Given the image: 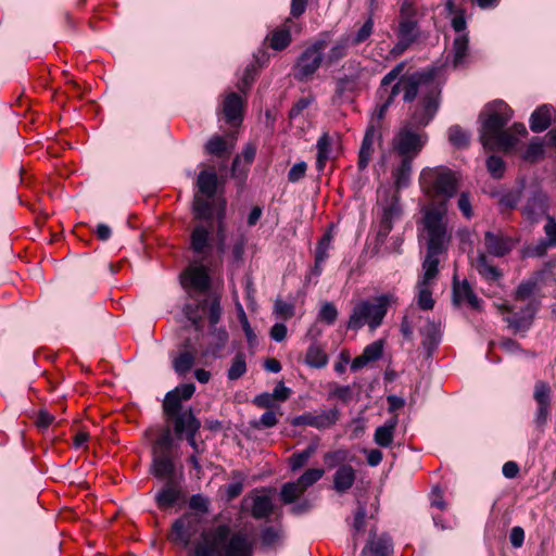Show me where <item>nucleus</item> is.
Wrapping results in <instances>:
<instances>
[{"label":"nucleus","instance_id":"1","mask_svg":"<svg viewBox=\"0 0 556 556\" xmlns=\"http://www.w3.org/2000/svg\"><path fill=\"white\" fill-rule=\"evenodd\" d=\"M428 135L413 126L404 124L391 141V178L397 190L408 187L413 173V162L422 151Z\"/></svg>","mask_w":556,"mask_h":556},{"label":"nucleus","instance_id":"2","mask_svg":"<svg viewBox=\"0 0 556 556\" xmlns=\"http://www.w3.org/2000/svg\"><path fill=\"white\" fill-rule=\"evenodd\" d=\"M187 556H253L247 534L232 532L228 525H218L201 532Z\"/></svg>","mask_w":556,"mask_h":556},{"label":"nucleus","instance_id":"3","mask_svg":"<svg viewBox=\"0 0 556 556\" xmlns=\"http://www.w3.org/2000/svg\"><path fill=\"white\" fill-rule=\"evenodd\" d=\"M194 391L193 383L180 384L165 395L162 407L166 420L173 424L175 434L178 438L185 435L189 445L198 452L195 435L201 428V421L191 407L182 406V402L190 400Z\"/></svg>","mask_w":556,"mask_h":556},{"label":"nucleus","instance_id":"4","mask_svg":"<svg viewBox=\"0 0 556 556\" xmlns=\"http://www.w3.org/2000/svg\"><path fill=\"white\" fill-rule=\"evenodd\" d=\"M511 117V109L502 100L493 101L484 108L479 118L481 121L480 142L485 150L507 152L516 146L517 140L510 130L505 128Z\"/></svg>","mask_w":556,"mask_h":556},{"label":"nucleus","instance_id":"5","mask_svg":"<svg viewBox=\"0 0 556 556\" xmlns=\"http://www.w3.org/2000/svg\"><path fill=\"white\" fill-rule=\"evenodd\" d=\"M213 223L195 224L189 237V249L197 256L199 263L210 266H219L226 250V224L224 222V204L217 212L216 243L212 240Z\"/></svg>","mask_w":556,"mask_h":556},{"label":"nucleus","instance_id":"6","mask_svg":"<svg viewBox=\"0 0 556 556\" xmlns=\"http://www.w3.org/2000/svg\"><path fill=\"white\" fill-rule=\"evenodd\" d=\"M424 80L418 88L417 98L408 108V118L405 122L421 130L431 123L441 104V87L435 80V71L428 68Z\"/></svg>","mask_w":556,"mask_h":556},{"label":"nucleus","instance_id":"7","mask_svg":"<svg viewBox=\"0 0 556 556\" xmlns=\"http://www.w3.org/2000/svg\"><path fill=\"white\" fill-rule=\"evenodd\" d=\"M419 184L431 203H444L446 206L447 201L456 194L458 189L455 173L444 166L422 169Z\"/></svg>","mask_w":556,"mask_h":556},{"label":"nucleus","instance_id":"8","mask_svg":"<svg viewBox=\"0 0 556 556\" xmlns=\"http://www.w3.org/2000/svg\"><path fill=\"white\" fill-rule=\"evenodd\" d=\"M447 206L444 203H430L424 208L422 224L428 235L427 251L442 254L446 251L451 236L447 232L445 216Z\"/></svg>","mask_w":556,"mask_h":556},{"label":"nucleus","instance_id":"9","mask_svg":"<svg viewBox=\"0 0 556 556\" xmlns=\"http://www.w3.org/2000/svg\"><path fill=\"white\" fill-rule=\"evenodd\" d=\"M392 301H394L392 294H381L372 301H359L353 307L346 327L358 330L367 325L371 330H375L382 324Z\"/></svg>","mask_w":556,"mask_h":556},{"label":"nucleus","instance_id":"10","mask_svg":"<svg viewBox=\"0 0 556 556\" xmlns=\"http://www.w3.org/2000/svg\"><path fill=\"white\" fill-rule=\"evenodd\" d=\"M327 33L320 35L312 45L306 47L296 59L293 66V76L298 81L311 80L324 61V50L329 45Z\"/></svg>","mask_w":556,"mask_h":556},{"label":"nucleus","instance_id":"11","mask_svg":"<svg viewBox=\"0 0 556 556\" xmlns=\"http://www.w3.org/2000/svg\"><path fill=\"white\" fill-rule=\"evenodd\" d=\"M426 74L427 70H424L401 76L390 90L387 88V92H382L383 97H380V99H384L392 104L399 93L403 92V101L412 103L417 98L418 88L425 83L424 77Z\"/></svg>","mask_w":556,"mask_h":556},{"label":"nucleus","instance_id":"12","mask_svg":"<svg viewBox=\"0 0 556 556\" xmlns=\"http://www.w3.org/2000/svg\"><path fill=\"white\" fill-rule=\"evenodd\" d=\"M202 516L198 513H185L172 525L168 540L182 547H188L191 538L194 536L201 527Z\"/></svg>","mask_w":556,"mask_h":556},{"label":"nucleus","instance_id":"13","mask_svg":"<svg viewBox=\"0 0 556 556\" xmlns=\"http://www.w3.org/2000/svg\"><path fill=\"white\" fill-rule=\"evenodd\" d=\"M244 109V99L237 92H229L222 100L218 111L219 121H223L231 130L237 132L243 121Z\"/></svg>","mask_w":556,"mask_h":556},{"label":"nucleus","instance_id":"14","mask_svg":"<svg viewBox=\"0 0 556 556\" xmlns=\"http://www.w3.org/2000/svg\"><path fill=\"white\" fill-rule=\"evenodd\" d=\"M395 35L397 41L389 52L393 58L402 55L418 39L419 28L417 20H399Z\"/></svg>","mask_w":556,"mask_h":556},{"label":"nucleus","instance_id":"15","mask_svg":"<svg viewBox=\"0 0 556 556\" xmlns=\"http://www.w3.org/2000/svg\"><path fill=\"white\" fill-rule=\"evenodd\" d=\"M340 418V412L338 408H332L328 412L320 413H305L300 416H295L291 419V425L294 427L299 426H311L318 430L329 429L337 424Z\"/></svg>","mask_w":556,"mask_h":556},{"label":"nucleus","instance_id":"16","mask_svg":"<svg viewBox=\"0 0 556 556\" xmlns=\"http://www.w3.org/2000/svg\"><path fill=\"white\" fill-rule=\"evenodd\" d=\"M224 204V217L226 216V201L222 198L214 199L205 195L195 194L192 204L193 218L195 220L212 223L217 220V212L220 204Z\"/></svg>","mask_w":556,"mask_h":556},{"label":"nucleus","instance_id":"17","mask_svg":"<svg viewBox=\"0 0 556 556\" xmlns=\"http://www.w3.org/2000/svg\"><path fill=\"white\" fill-rule=\"evenodd\" d=\"M399 191L400 190L395 188L391 195H389V192H386V199L381 201L383 213L380 223L379 236L387 237L392 230L393 222L402 215Z\"/></svg>","mask_w":556,"mask_h":556},{"label":"nucleus","instance_id":"18","mask_svg":"<svg viewBox=\"0 0 556 556\" xmlns=\"http://www.w3.org/2000/svg\"><path fill=\"white\" fill-rule=\"evenodd\" d=\"M215 267L216 266H210L206 263L188 267L182 275V286L185 288H192L201 293L207 291L211 286L208 269Z\"/></svg>","mask_w":556,"mask_h":556},{"label":"nucleus","instance_id":"19","mask_svg":"<svg viewBox=\"0 0 556 556\" xmlns=\"http://www.w3.org/2000/svg\"><path fill=\"white\" fill-rule=\"evenodd\" d=\"M549 208L548 197L541 190H535L528 198L526 204L521 207V215L531 224L538 223L543 216H547Z\"/></svg>","mask_w":556,"mask_h":556},{"label":"nucleus","instance_id":"20","mask_svg":"<svg viewBox=\"0 0 556 556\" xmlns=\"http://www.w3.org/2000/svg\"><path fill=\"white\" fill-rule=\"evenodd\" d=\"M484 247L486 255L490 254L495 257H504L511 252L515 247V241L511 237L505 235L501 230L496 232L485 231Z\"/></svg>","mask_w":556,"mask_h":556},{"label":"nucleus","instance_id":"21","mask_svg":"<svg viewBox=\"0 0 556 556\" xmlns=\"http://www.w3.org/2000/svg\"><path fill=\"white\" fill-rule=\"evenodd\" d=\"M533 397L538 404L535 414V424L543 428L551 413V388L544 381H538L534 386Z\"/></svg>","mask_w":556,"mask_h":556},{"label":"nucleus","instance_id":"22","mask_svg":"<svg viewBox=\"0 0 556 556\" xmlns=\"http://www.w3.org/2000/svg\"><path fill=\"white\" fill-rule=\"evenodd\" d=\"M536 309V305L530 302L525 307L520 308L519 312L515 313L513 311L511 314L504 317V320L514 333L525 332L531 327Z\"/></svg>","mask_w":556,"mask_h":556},{"label":"nucleus","instance_id":"23","mask_svg":"<svg viewBox=\"0 0 556 556\" xmlns=\"http://www.w3.org/2000/svg\"><path fill=\"white\" fill-rule=\"evenodd\" d=\"M182 495L180 482L177 479H168L155 494V503L160 510H168L175 506Z\"/></svg>","mask_w":556,"mask_h":556},{"label":"nucleus","instance_id":"24","mask_svg":"<svg viewBox=\"0 0 556 556\" xmlns=\"http://www.w3.org/2000/svg\"><path fill=\"white\" fill-rule=\"evenodd\" d=\"M236 131L230 130L225 136L214 135L205 144V151L210 155L219 159H228L235 149Z\"/></svg>","mask_w":556,"mask_h":556},{"label":"nucleus","instance_id":"25","mask_svg":"<svg viewBox=\"0 0 556 556\" xmlns=\"http://www.w3.org/2000/svg\"><path fill=\"white\" fill-rule=\"evenodd\" d=\"M453 303L460 305L466 303L471 309L481 311L482 301L476 295L467 280L453 283Z\"/></svg>","mask_w":556,"mask_h":556},{"label":"nucleus","instance_id":"26","mask_svg":"<svg viewBox=\"0 0 556 556\" xmlns=\"http://www.w3.org/2000/svg\"><path fill=\"white\" fill-rule=\"evenodd\" d=\"M377 137H380L379 130L374 125H369L365 131L358 153L357 166L359 170H364L368 166L375 152L374 143Z\"/></svg>","mask_w":556,"mask_h":556},{"label":"nucleus","instance_id":"27","mask_svg":"<svg viewBox=\"0 0 556 556\" xmlns=\"http://www.w3.org/2000/svg\"><path fill=\"white\" fill-rule=\"evenodd\" d=\"M151 473L160 479L168 481V479H176V467L173 460V455H152Z\"/></svg>","mask_w":556,"mask_h":556},{"label":"nucleus","instance_id":"28","mask_svg":"<svg viewBox=\"0 0 556 556\" xmlns=\"http://www.w3.org/2000/svg\"><path fill=\"white\" fill-rule=\"evenodd\" d=\"M368 554L372 556H392L393 544L391 539L386 534L370 538L362 551V556H367Z\"/></svg>","mask_w":556,"mask_h":556},{"label":"nucleus","instance_id":"29","mask_svg":"<svg viewBox=\"0 0 556 556\" xmlns=\"http://www.w3.org/2000/svg\"><path fill=\"white\" fill-rule=\"evenodd\" d=\"M355 479V469L351 465H341L333 475V489L343 494L353 486Z\"/></svg>","mask_w":556,"mask_h":556},{"label":"nucleus","instance_id":"30","mask_svg":"<svg viewBox=\"0 0 556 556\" xmlns=\"http://www.w3.org/2000/svg\"><path fill=\"white\" fill-rule=\"evenodd\" d=\"M291 17H288L285 23L274 29L267 37L268 46L273 50L281 51L285 50L291 42L290 26Z\"/></svg>","mask_w":556,"mask_h":556},{"label":"nucleus","instance_id":"31","mask_svg":"<svg viewBox=\"0 0 556 556\" xmlns=\"http://www.w3.org/2000/svg\"><path fill=\"white\" fill-rule=\"evenodd\" d=\"M476 269L479 275L489 282L498 281L503 277V273L492 264L485 252L478 254Z\"/></svg>","mask_w":556,"mask_h":556},{"label":"nucleus","instance_id":"32","mask_svg":"<svg viewBox=\"0 0 556 556\" xmlns=\"http://www.w3.org/2000/svg\"><path fill=\"white\" fill-rule=\"evenodd\" d=\"M186 350L180 352L178 356L173 359V368L179 376H185L190 371L195 363L197 351L189 349V341L185 343Z\"/></svg>","mask_w":556,"mask_h":556},{"label":"nucleus","instance_id":"33","mask_svg":"<svg viewBox=\"0 0 556 556\" xmlns=\"http://www.w3.org/2000/svg\"><path fill=\"white\" fill-rule=\"evenodd\" d=\"M352 43L350 42V36H342L339 40L334 42V45L330 48L328 51L326 58H324L325 65L331 66L333 64H337L339 61H341L343 58L348 55L350 46Z\"/></svg>","mask_w":556,"mask_h":556},{"label":"nucleus","instance_id":"34","mask_svg":"<svg viewBox=\"0 0 556 556\" xmlns=\"http://www.w3.org/2000/svg\"><path fill=\"white\" fill-rule=\"evenodd\" d=\"M217 180L218 178L214 169L200 172L197 179V186L201 195L214 198L217 190Z\"/></svg>","mask_w":556,"mask_h":556},{"label":"nucleus","instance_id":"35","mask_svg":"<svg viewBox=\"0 0 556 556\" xmlns=\"http://www.w3.org/2000/svg\"><path fill=\"white\" fill-rule=\"evenodd\" d=\"M551 109L547 105H541L531 114L530 128L534 132H541L551 126Z\"/></svg>","mask_w":556,"mask_h":556},{"label":"nucleus","instance_id":"36","mask_svg":"<svg viewBox=\"0 0 556 556\" xmlns=\"http://www.w3.org/2000/svg\"><path fill=\"white\" fill-rule=\"evenodd\" d=\"M274 511V504L268 495H256L253 497L251 516L254 519H267Z\"/></svg>","mask_w":556,"mask_h":556},{"label":"nucleus","instance_id":"37","mask_svg":"<svg viewBox=\"0 0 556 556\" xmlns=\"http://www.w3.org/2000/svg\"><path fill=\"white\" fill-rule=\"evenodd\" d=\"M397 426V417L393 416L383 426L378 427L375 431V442L381 447H388L393 442L394 430Z\"/></svg>","mask_w":556,"mask_h":556},{"label":"nucleus","instance_id":"38","mask_svg":"<svg viewBox=\"0 0 556 556\" xmlns=\"http://www.w3.org/2000/svg\"><path fill=\"white\" fill-rule=\"evenodd\" d=\"M445 11L448 15H452L451 26L456 33L466 30L467 23L465 18V9L458 8L455 4V0H444Z\"/></svg>","mask_w":556,"mask_h":556},{"label":"nucleus","instance_id":"39","mask_svg":"<svg viewBox=\"0 0 556 556\" xmlns=\"http://www.w3.org/2000/svg\"><path fill=\"white\" fill-rule=\"evenodd\" d=\"M458 35L453 40V65L457 67L462 65L468 54L469 36L465 30L457 33Z\"/></svg>","mask_w":556,"mask_h":556},{"label":"nucleus","instance_id":"40","mask_svg":"<svg viewBox=\"0 0 556 556\" xmlns=\"http://www.w3.org/2000/svg\"><path fill=\"white\" fill-rule=\"evenodd\" d=\"M357 77L344 75L336 81L333 101L349 98L357 89Z\"/></svg>","mask_w":556,"mask_h":556},{"label":"nucleus","instance_id":"41","mask_svg":"<svg viewBox=\"0 0 556 556\" xmlns=\"http://www.w3.org/2000/svg\"><path fill=\"white\" fill-rule=\"evenodd\" d=\"M305 363L312 368H324L328 364V355L317 343H312L305 355Z\"/></svg>","mask_w":556,"mask_h":556},{"label":"nucleus","instance_id":"42","mask_svg":"<svg viewBox=\"0 0 556 556\" xmlns=\"http://www.w3.org/2000/svg\"><path fill=\"white\" fill-rule=\"evenodd\" d=\"M173 437L169 428H165L152 444V455H173Z\"/></svg>","mask_w":556,"mask_h":556},{"label":"nucleus","instance_id":"43","mask_svg":"<svg viewBox=\"0 0 556 556\" xmlns=\"http://www.w3.org/2000/svg\"><path fill=\"white\" fill-rule=\"evenodd\" d=\"M439 255L440 254H433L432 251H427L426 258L422 263L424 276L418 283L428 286L437 277L439 273Z\"/></svg>","mask_w":556,"mask_h":556},{"label":"nucleus","instance_id":"44","mask_svg":"<svg viewBox=\"0 0 556 556\" xmlns=\"http://www.w3.org/2000/svg\"><path fill=\"white\" fill-rule=\"evenodd\" d=\"M420 319L421 316L416 307L410 306L406 309L401 323V332L405 339L412 340L414 328Z\"/></svg>","mask_w":556,"mask_h":556},{"label":"nucleus","instance_id":"45","mask_svg":"<svg viewBox=\"0 0 556 556\" xmlns=\"http://www.w3.org/2000/svg\"><path fill=\"white\" fill-rule=\"evenodd\" d=\"M260 540L262 547L276 548L282 540V530L278 527H265L261 530Z\"/></svg>","mask_w":556,"mask_h":556},{"label":"nucleus","instance_id":"46","mask_svg":"<svg viewBox=\"0 0 556 556\" xmlns=\"http://www.w3.org/2000/svg\"><path fill=\"white\" fill-rule=\"evenodd\" d=\"M317 157H316V167L318 170H323L326 162L329 160L330 151H331V138L325 132L323 134L317 141Z\"/></svg>","mask_w":556,"mask_h":556},{"label":"nucleus","instance_id":"47","mask_svg":"<svg viewBox=\"0 0 556 556\" xmlns=\"http://www.w3.org/2000/svg\"><path fill=\"white\" fill-rule=\"evenodd\" d=\"M305 491L298 480L287 482L281 486L280 498L285 504H291L300 498Z\"/></svg>","mask_w":556,"mask_h":556},{"label":"nucleus","instance_id":"48","mask_svg":"<svg viewBox=\"0 0 556 556\" xmlns=\"http://www.w3.org/2000/svg\"><path fill=\"white\" fill-rule=\"evenodd\" d=\"M315 452L316 446L311 444L304 451L293 453L288 459L289 468L291 469V471H298L299 469L304 467L307 464L308 459L315 454Z\"/></svg>","mask_w":556,"mask_h":556},{"label":"nucleus","instance_id":"49","mask_svg":"<svg viewBox=\"0 0 556 556\" xmlns=\"http://www.w3.org/2000/svg\"><path fill=\"white\" fill-rule=\"evenodd\" d=\"M448 141L457 149H465L469 146L470 135L459 125H453L448 128Z\"/></svg>","mask_w":556,"mask_h":556},{"label":"nucleus","instance_id":"50","mask_svg":"<svg viewBox=\"0 0 556 556\" xmlns=\"http://www.w3.org/2000/svg\"><path fill=\"white\" fill-rule=\"evenodd\" d=\"M405 67L406 62H400L382 77L378 88L379 97H383L382 92H387V87H389L395 79H400L401 76H404L403 72Z\"/></svg>","mask_w":556,"mask_h":556},{"label":"nucleus","instance_id":"51","mask_svg":"<svg viewBox=\"0 0 556 556\" xmlns=\"http://www.w3.org/2000/svg\"><path fill=\"white\" fill-rule=\"evenodd\" d=\"M405 67L406 62H400L382 77L378 88L379 97H383L382 92H387V87H389L395 79H400L401 76H404L403 72Z\"/></svg>","mask_w":556,"mask_h":556},{"label":"nucleus","instance_id":"52","mask_svg":"<svg viewBox=\"0 0 556 556\" xmlns=\"http://www.w3.org/2000/svg\"><path fill=\"white\" fill-rule=\"evenodd\" d=\"M521 199V190H510L501 195L498 200V206L501 213H507L513 211Z\"/></svg>","mask_w":556,"mask_h":556},{"label":"nucleus","instance_id":"53","mask_svg":"<svg viewBox=\"0 0 556 556\" xmlns=\"http://www.w3.org/2000/svg\"><path fill=\"white\" fill-rule=\"evenodd\" d=\"M247 372L245 355L238 352L232 358L231 366L228 369L227 377L229 380H238Z\"/></svg>","mask_w":556,"mask_h":556},{"label":"nucleus","instance_id":"54","mask_svg":"<svg viewBox=\"0 0 556 556\" xmlns=\"http://www.w3.org/2000/svg\"><path fill=\"white\" fill-rule=\"evenodd\" d=\"M206 305H207V318L210 321V326L215 327L218 324V321L220 319V315H222L219 298L214 296L211 300H204L202 303V308L205 309Z\"/></svg>","mask_w":556,"mask_h":556},{"label":"nucleus","instance_id":"55","mask_svg":"<svg viewBox=\"0 0 556 556\" xmlns=\"http://www.w3.org/2000/svg\"><path fill=\"white\" fill-rule=\"evenodd\" d=\"M486 168L493 178L501 179L505 174L506 165L502 157L490 155L486 159Z\"/></svg>","mask_w":556,"mask_h":556},{"label":"nucleus","instance_id":"56","mask_svg":"<svg viewBox=\"0 0 556 556\" xmlns=\"http://www.w3.org/2000/svg\"><path fill=\"white\" fill-rule=\"evenodd\" d=\"M374 31V20L372 16L369 15L366 22L362 25V27L357 30L356 35L351 39L350 42L352 46H358L366 41Z\"/></svg>","mask_w":556,"mask_h":556},{"label":"nucleus","instance_id":"57","mask_svg":"<svg viewBox=\"0 0 556 556\" xmlns=\"http://www.w3.org/2000/svg\"><path fill=\"white\" fill-rule=\"evenodd\" d=\"M418 298L417 304L420 309L428 311L432 309L434 306V300L432 298V292L428 286H424L422 283H418Z\"/></svg>","mask_w":556,"mask_h":556},{"label":"nucleus","instance_id":"58","mask_svg":"<svg viewBox=\"0 0 556 556\" xmlns=\"http://www.w3.org/2000/svg\"><path fill=\"white\" fill-rule=\"evenodd\" d=\"M324 473L325 470L321 468H309L298 478V481L305 490H307L311 485L321 479Z\"/></svg>","mask_w":556,"mask_h":556},{"label":"nucleus","instance_id":"59","mask_svg":"<svg viewBox=\"0 0 556 556\" xmlns=\"http://www.w3.org/2000/svg\"><path fill=\"white\" fill-rule=\"evenodd\" d=\"M211 328V336L214 339V344L212 345L210 351L213 355H216L222 349L225 348L229 337L228 332L224 328Z\"/></svg>","mask_w":556,"mask_h":556},{"label":"nucleus","instance_id":"60","mask_svg":"<svg viewBox=\"0 0 556 556\" xmlns=\"http://www.w3.org/2000/svg\"><path fill=\"white\" fill-rule=\"evenodd\" d=\"M338 318V309L331 302H326L321 305L318 313V320L326 325H333Z\"/></svg>","mask_w":556,"mask_h":556},{"label":"nucleus","instance_id":"61","mask_svg":"<svg viewBox=\"0 0 556 556\" xmlns=\"http://www.w3.org/2000/svg\"><path fill=\"white\" fill-rule=\"evenodd\" d=\"M278 424L277 415L274 410H267L265 412L262 417L257 420H251L250 426L253 429H265V428H271L275 427Z\"/></svg>","mask_w":556,"mask_h":556},{"label":"nucleus","instance_id":"62","mask_svg":"<svg viewBox=\"0 0 556 556\" xmlns=\"http://www.w3.org/2000/svg\"><path fill=\"white\" fill-rule=\"evenodd\" d=\"M536 281L535 280H526L522 281L516 289L514 293V299L516 301H525L529 299L536 289Z\"/></svg>","mask_w":556,"mask_h":556},{"label":"nucleus","instance_id":"63","mask_svg":"<svg viewBox=\"0 0 556 556\" xmlns=\"http://www.w3.org/2000/svg\"><path fill=\"white\" fill-rule=\"evenodd\" d=\"M189 508L194 510L193 513L200 514L202 517L203 515L208 513V505L210 501L207 497L201 495V494H194L189 498Z\"/></svg>","mask_w":556,"mask_h":556},{"label":"nucleus","instance_id":"64","mask_svg":"<svg viewBox=\"0 0 556 556\" xmlns=\"http://www.w3.org/2000/svg\"><path fill=\"white\" fill-rule=\"evenodd\" d=\"M544 149L543 144L539 139H534L528 146L525 152V160L529 162H535L539 157L543 156Z\"/></svg>","mask_w":556,"mask_h":556}]
</instances>
